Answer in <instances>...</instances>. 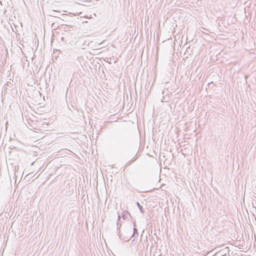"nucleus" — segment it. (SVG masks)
Here are the masks:
<instances>
[{
    "label": "nucleus",
    "mask_w": 256,
    "mask_h": 256,
    "mask_svg": "<svg viewBox=\"0 0 256 256\" xmlns=\"http://www.w3.org/2000/svg\"><path fill=\"white\" fill-rule=\"evenodd\" d=\"M136 204L138 206V208H142V206H141L138 202H136Z\"/></svg>",
    "instance_id": "obj_2"
},
{
    "label": "nucleus",
    "mask_w": 256,
    "mask_h": 256,
    "mask_svg": "<svg viewBox=\"0 0 256 256\" xmlns=\"http://www.w3.org/2000/svg\"><path fill=\"white\" fill-rule=\"evenodd\" d=\"M11 84V82H8L7 84H6L8 86H9V85H10Z\"/></svg>",
    "instance_id": "obj_3"
},
{
    "label": "nucleus",
    "mask_w": 256,
    "mask_h": 256,
    "mask_svg": "<svg viewBox=\"0 0 256 256\" xmlns=\"http://www.w3.org/2000/svg\"><path fill=\"white\" fill-rule=\"evenodd\" d=\"M252 207L253 208H256V206H254V204L253 203H252Z\"/></svg>",
    "instance_id": "obj_4"
},
{
    "label": "nucleus",
    "mask_w": 256,
    "mask_h": 256,
    "mask_svg": "<svg viewBox=\"0 0 256 256\" xmlns=\"http://www.w3.org/2000/svg\"><path fill=\"white\" fill-rule=\"evenodd\" d=\"M136 158H134V159H132L131 160H130L128 162L126 163V165L127 166H128L129 164H132V162H134L136 160Z\"/></svg>",
    "instance_id": "obj_1"
}]
</instances>
